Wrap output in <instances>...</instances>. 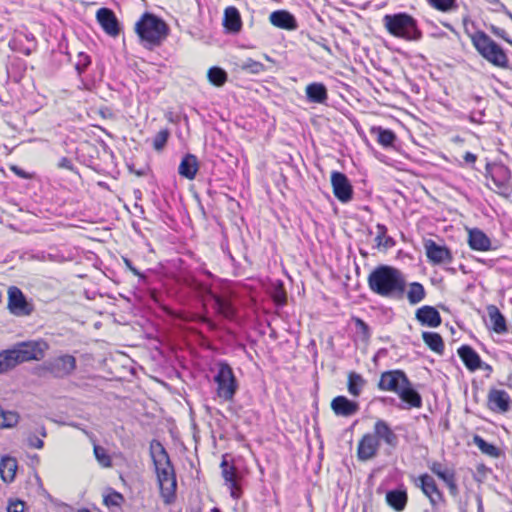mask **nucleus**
<instances>
[{"label": "nucleus", "instance_id": "338daca9", "mask_svg": "<svg viewBox=\"0 0 512 512\" xmlns=\"http://www.w3.org/2000/svg\"><path fill=\"white\" fill-rule=\"evenodd\" d=\"M511 20H512V13L506 8V11H503Z\"/></svg>", "mask_w": 512, "mask_h": 512}, {"label": "nucleus", "instance_id": "9b49d317", "mask_svg": "<svg viewBox=\"0 0 512 512\" xmlns=\"http://www.w3.org/2000/svg\"><path fill=\"white\" fill-rule=\"evenodd\" d=\"M8 309L13 315L29 316L34 310V305L18 287L12 286L8 290Z\"/></svg>", "mask_w": 512, "mask_h": 512}, {"label": "nucleus", "instance_id": "bb28decb", "mask_svg": "<svg viewBox=\"0 0 512 512\" xmlns=\"http://www.w3.org/2000/svg\"><path fill=\"white\" fill-rule=\"evenodd\" d=\"M468 243L473 250L487 251L491 248L489 237L477 228L469 231Z\"/></svg>", "mask_w": 512, "mask_h": 512}, {"label": "nucleus", "instance_id": "69168bd1", "mask_svg": "<svg viewBox=\"0 0 512 512\" xmlns=\"http://www.w3.org/2000/svg\"><path fill=\"white\" fill-rule=\"evenodd\" d=\"M477 503H478V511L482 512L483 511L482 498L479 495H477Z\"/></svg>", "mask_w": 512, "mask_h": 512}, {"label": "nucleus", "instance_id": "864d4df0", "mask_svg": "<svg viewBox=\"0 0 512 512\" xmlns=\"http://www.w3.org/2000/svg\"><path fill=\"white\" fill-rule=\"evenodd\" d=\"M490 30L491 32L497 36V37H500L502 39H504L505 41H507L509 44L512 45V40H510L508 37H507V33L504 29H501L499 27H496L494 25H491L490 26Z\"/></svg>", "mask_w": 512, "mask_h": 512}, {"label": "nucleus", "instance_id": "603ef678", "mask_svg": "<svg viewBox=\"0 0 512 512\" xmlns=\"http://www.w3.org/2000/svg\"><path fill=\"white\" fill-rule=\"evenodd\" d=\"M24 506V502L20 500L10 501L7 508V512H23Z\"/></svg>", "mask_w": 512, "mask_h": 512}, {"label": "nucleus", "instance_id": "5701e85b", "mask_svg": "<svg viewBox=\"0 0 512 512\" xmlns=\"http://www.w3.org/2000/svg\"><path fill=\"white\" fill-rule=\"evenodd\" d=\"M272 25L285 30H296L298 23L295 16L287 10H276L269 16Z\"/></svg>", "mask_w": 512, "mask_h": 512}, {"label": "nucleus", "instance_id": "bf43d9fd", "mask_svg": "<svg viewBox=\"0 0 512 512\" xmlns=\"http://www.w3.org/2000/svg\"><path fill=\"white\" fill-rule=\"evenodd\" d=\"M10 170L12 172H14L17 176H19L20 178H23V179H28L30 178V175L24 171L22 168L16 166V165H13L10 167Z\"/></svg>", "mask_w": 512, "mask_h": 512}, {"label": "nucleus", "instance_id": "423d86ee", "mask_svg": "<svg viewBox=\"0 0 512 512\" xmlns=\"http://www.w3.org/2000/svg\"><path fill=\"white\" fill-rule=\"evenodd\" d=\"M471 40L478 53L494 66L507 68L508 57L504 50L485 32L477 31L471 35Z\"/></svg>", "mask_w": 512, "mask_h": 512}, {"label": "nucleus", "instance_id": "cd10ccee", "mask_svg": "<svg viewBox=\"0 0 512 512\" xmlns=\"http://www.w3.org/2000/svg\"><path fill=\"white\" fill-rule=\"evenodd\" d=\"M306 97L310 103L323 104L328 98L327 88L323 83H310L306 86Z\"/></svg>", "mask_w": 512, "mask_h": 512}, {"label": "nucleus", "instance_id": "4d7b16f0", "mask_svg": "<svg viewBox=\"0 0 512 512\" xmlns=\"http://www.w3.org/2000/svg\"><path fill=\"white\" fill-rule=\"evenodd\" d=\"M448 467L444 466L442 463L438 462V461H434L432 462L430 465H429V469L431 470V472L433 474H435L436 476H438V474L441 472V471H444L445 469H447Z\"/></svg>", "mask_w": 512, "mask_h": 512}, {"label": "nucleus", "instance_id": "20e7f679", "mask_svg": "<svg viewBox=\"0 0 512 512\" xmlns=\"http://www.w3.org/2000/svg\"><path fill=\"white\" fill-rule=\"evenodd\" d=\"M382 22L388 33L396 38L406 41H419L422 38L417 20L408 13L386 14Z\"/></svg>", "mask_w": 512, "mask_h": 512}, {"label": "nucleus", "instance_id": "8fccbe9b", "mask_svg": "<svg viewBox=\"0 0 512 512\" xmlns=\"http://www.w3.org/2000/svg\"><path fill=\"white\" fill-rule=\"evenodd\" d=\"M27 443L30 447L36 449H42L44 446V442L40 439L36 434H29L27 437Z\"/></svg>", "mask_w": 512, "mask_h": 512}, {"label": "nucleus", "instance_id": "2f4dec72", "mask_svg": "<svg viewBox=\"0 0 512 512\" xmlns=\"http://www.w3.org/2000/svg\"><path fill=\"white\" fill-rule=\"evenodd\" d=\"M488 315L492 325V329L498 334L507 332L506 319L499 309L495 306L488 308Z\"/></svg>", "mask_w": 512, "mask_h": 512}, {"label": "nucleus", "instance_id": "b1692460", "mask_svg": "<svg viewBox=\"0 0 512 512\" xmlns=\"http://www.w3.org/2000/svg\"><path fill=\"white\" fill-rule=\"evenodd\" d=\"M416 319L421 323V325L431 328L440 326L442 322V318L438 310L429 305H425L417 309Z\"/></svg>", "mask_w": 512, "mask_h": 512}, {"label": "nucleus", "instance_id": "e433bc0d", "mask_svg": "<svg viewBox=\"0 0 512 512\" xmlns=\"http://www.w3.org/2000/svg\"><path fill=\"white\" fill-rule=\"evenodd\" d=\"M474 444L480 449V451L493 458H498L501 455L499 448L495 445L488 443L481 436L475 435L473 438Z\"/></svg>", "mask_w": 512, "mask_h": 512}, {"label": "nucleus", "instance_id": "412c9836", "mask_svg": "<svg viewBox=\"0 0 512 512\" xmlns=\"http://www.w3.org/2000/svg\"><path fill=\"white\" fill-rule=\"evenodd\" d=\"M331 409L336 416L351 417L359 411V404L346 396H336L331 401Z\"/></svg>", "mask_w": 512, "mask_h": 512}, {"label": "nucleus", "instance_id": "f03ea898", "mask_svg": "<svg viewBox=\"0 0 512 512\" xmlns=\"http://www.w3.org/2000/svg\"><path fill=\"white\" fill-rule=\"evenodd\" d=\"M382 443L395 449L399 444V437L387 421L378 419L374 423L373 431L365 433L358 442V460L366 462L375 458Z\"/></svg>", "mask_w": 512, "mask_h": 512}, {"label": "nucleus", "instance_id": "f3484780", "mask_svg": "<svg viewBox=\"0 0 512 512\" xmlns=\"http://www.w3.org/2000/svg\"><path fill=\"white\" fill-rule=\"evenodd\" d=\"M222 476L230 489V494L234 499H238L241 496V488L239 486V473L233 464L227 461V455L223 456L221 462Z\"/></svg>", "mask_w": 512, "mask_h": 512}, {"label": "nucleus", "instance_id": "4be33fe9", "mask_svg": "<svg viewBox=\"0 0 512 512\" xmlns=\"http://www.w3.org/2000/svg\"><path fill=\"white\" fill-rule=\"evenodd\" d=\"M401 401L402 405L398 407L401 409H411V408H421L422 407V397L420 393L413 387L411 381L409 380L408 385H404L400 391L397 393Z\"/></svg>", "mask_w": 512, "mask_h": 512}, {"label": "nucleus", "instance_id": "4468645a", "mask_svg": "<svg viewBox=\"0 0 512 512\" xmlns=\"http://www.w3.org/2000/svg\"><path fill=\"white\" fill-rule=\"evenodd\" d=\"M414 483L428 497L432 506H436L444 501L443 493L439 490L435 479L431 475L427 473L422 474L414 480Z\"/></svg>", "mask_w": 512, "mask_h": 512}, {"label": "nucleus", "instance_id": "5fc2aeb1", "mask_svg": "<svg viewBox=\"0 0 512 512\" xmlns=\"http://www.w3.org/2000/svg\"><path fill=\"white\" fill-rule=\"evenodd\" d=\"M123 261L126 265V267L135 275L138 276L140 279H145L144 274H142L136 267L133 266L131 260L128 258H123Z\"/></svg>", "mask_w": 512, "mask_h": 512}, {"label": "nucleus", "instance_id": "6e6d98bb", "mask_svg": "<svg viewBox=\"0 0 512 512\" xmlns=\"http://www.w3.org/2000/svg\"><path fill=\"white\" fill-rule=\"evenodd\" d=\"M484 111L471 112L469 115V121L476 124L483 123Z\"/></svg>", "mask_w": 512, "mask_h": 512}, {"label": "nucleus", "instance_id": "c85d7f7f", "mask_svg": "<svg viewBox=\"0 0 512 512\" xmlns=\"http://www.w3.org/2000/svg\"><path fill=\"white\" fill-rule=\"evenodd\" d=\"M224 27L231 33H237L242 27L241 16L236 7L229 6L224 11Z\"/></svg>", "mask_w": 512, "mask_h": 512}, {"label": "nucleus", "instance_id": "f704fd0d", "mask_svg": "<svg viewBox=\"0 0 512 512\" xmlns=\"http://www.w3.org/2000/svg\"><path fill=\"white\" fill-rule=\"evenodd\" d=\"M366 384L365 379L362 375L356 372H350L348 375V392L354 397H358Z\"/></svg>", "mask_w": 512, "mask_h": 512}, {"label": "nucleus", "instance_id": "13d9d810", "mask_svg": "<svg viewBox=\"0 0 512 512\" xmlns=\"http://www.w3.org/2000/svg\"><path fill=\"white\" fill-rule=\"evenodd\" d=\"M58 166L60 168H64V169H67V170H71V171L74 170V165H73L72 161L69 158H67V157H62L60 159V161H59Z\"/></svg>", "mask_w": 512, "mask_h": 512}, {"label": "nucleus", "instance_id": "2eb2a0df", "mask_svg": "<svg viewBox=\"0 0 512 512\" xmlns=\"http://www.w3.org/2000/svg\"><path fill=\"white\" fill-rule=\"evenodd\" d=\"M331 184L334 196L342 203H347L353 198V187L348 177L339 171L331 173Z\"/></svg>", "mask_w": 512, "mask_h": 512}, {"label": "nucleus", "instance_id": "6e6552de", "mask_svg": "<svg viewBox=\"0 0 512 512\" xmlns=\"http://www.w3.org/2000/svg\"><path fill=\"white\" fill-rule=\"evenodd\" d=\"M486 170L495 186V191L503 197H510L512 194L510 169L502 163H488Z\"/></svg>", "mask_w": 512, "mask_h": 512}, {"label": "nucleus", "instance_id": "a18cd8bd", "mask_svg": "<svg viewBox=\"0 0 512 512\" xmlns=\"http://www.w3.org/2000/svg\"><path fill=\"white\" fill-rule=\"evenodd\" d=\"M241 68L253 74H259L265 70L264 64L253 59H247L243 62Z\"/></svg>", "mask_w": 512, "mask_h": 512}, {"label": "nucleus", "instance_id": "f257e3e1", "mask_svg": "<svg viewBox=\"0 0 512 512\" xmlns=\"http://www.w3.org/2000/svg\"><path fill=\"white\" fill-rule=\"evenodd\" d=\"M367 282L370 290L381 297L400 300L406 291L403 273L389 265H379L373 269Z\"/></svg>", "mask_w": 512, "mask_h": 512}, {"label": "nucleus", "instance_id": "9d476101", "mask_svg": "<svg viewBox=\"0 0 512 512\" xmlns=\"http://www.w3.org/2000/svg\"><path fill=\"white\" fill-rule=\"evenodd\" d=\"M43 368L55 378H65L76 369V358L70 354L60 355L46 361Z\"/></svg>", "mask_w": 512, "mask_h": 512}, {"label": "nucleus", "instance_id": "3c124183", "mask_svg": "<svg viewBox=\"0 0 512 512\" xmlns=\"http://www.w3.org/2000/svg\"><path fill=\"white\" fill-rule=\"evenodd\" d=\"M438 477L444 481L445 484H448L455 478V472L451 468H447L444 471H441L438 474Z\"/></svg>", "mask_w": 512, "mask_h": 512}, {"label": "nucleus", "instance_id": "052dcab7", "mask_svg": "<svg viewBox=\"0 0 512 512\" xmlns=\"http://www.w3.org/2000/svg\"><path fill=\"white\" fill-rule=\"evenodd\" d=\"M448 489H449V492L452 496H457L458 493H459V489H458V486H457V483H456V478H454L451 482H449L448 484H446Z\"/></svg>", "mask_w": 512, "mask_h": 512}, {"label": "nucleus", "instance_id": "39448f33", "mask_svg": "<svg viewBox=\"0 0 512 512\" xmlns=\"http://www.w3.org/2000/svg\"><path fill=\"white\" fill-rule=\"evenodd\" d=\"M136 33L145 47H154L161 44L169 32L168 25L159 17L145 13L135 25Z\"/></svg>", "mask_w": 512, "mask_h": 512}, {"label": "nucleus", "instance_id": "72a5a7b5", "mask_svg": "<svg viewBox=\"0 0 512 512\" xmlns=\"http://www.w3.org/2000/svg\"><path fill=\"white\" fill-rule=\"evenodd\" d=\"M371 134L376 135L377 142L385 148L393 146L396 135L390 129H384L382 127H372Z\"/></svg>", "mask_w": 512, "mask_h": 512}, {"label": "nucleus", "instance_id": "09e8293b", "mask_svg": "<svg viewBox=\"0 0 512 512\" xmlns=\"http://www.w3.org/2000/svg\"><path fill=\"white\" fill-rule=\"evenodd\" d=\"M376 229H377V235L375 237V242H376L377 247H381L382 241L384 240V237H386V234H387V227L384 224L378 223L376 225Z\"/></svg>", "mask_w": 512, "mask_h": 512}, {"label": "nucleus", "instance_id": "c9c22d12", "mask_svg": "<svg viewBox=\"0 0 512 512\" xmlns=\"http://www.w3.org/2000/svg\"><path fill=\"white\" fill-rule=\"evenodd\" d=\"M426 292L424 286L419 282H412L409 285L407 299L410 304L415 305L425 298Z\"/></svg>", "mask_w": 512, "mask_h": 512}, {"label": "nucleus", "instance_id": "7ed1b4c3", "mask_svg": "<svg viewBox=\"0 0 512 512\" xmlns=\"http://www.w3.org/2000/svg\"><path fill=\"white\" fill-rule=\"evenodd\" d=\"M190 287L199 296L204 304L211 303L214 312L225 319L233 320L237 315V310L232 302V296L229 291L217 293L212 285L193 278Z\"/></svg>", "mask_w": 512, "mask_h": 512}, {"label": "nucleus", "instance_id": "680f3d73", "mask_svg": "<svg viewBox=\"0 0 512 512\" xmlns=\"http://www.w3.org/2000/svg\"><path fill=\"white\" fill-rule=\"evenodd\" d=\"M394 245H395L394 239L386 234V237H384V240L382 241L381 247H384L387 249V248L393 247Z\"/></svg>", "mask_w": 512, "mask_h": 512}, {"label": "nucleus", "instance_id": "f8f14e48", "mask_svg": "<svg viewBox=\"0 0 512 512\" xmlns=\"http://www.w3.org/2000/svg\"><path fill=\"white\" fill-rule=\"evenodd\" d=\"M161 497L166 505L172 504L176 499L177 480L174 468L156 472Z\"/></svg>", "mask_w": 512, "mask_h": 512}, {"label": "nucleus", "instance_id": "dca6fc26", "mask_svg": "<svg viewBox=\"0 0 512 512\" xmlns=\"http://www.w3.org/2000/svg\"><path fill=\"white\" fill-rule=\"evenodd\" d=\"M424 248L427 258L434 265L449 264L453 260L450 249L445 245L437 244L432 239L425 241Z\"/></svg>", "mask_w": 512, "mask_h": 512}, {"label": "nucleus", "instance_id": "6ab92c4d", "mask_svg": "<svg viewBox=\"0 0 512 512\" xmlns=\"http://www.w3.org/2000/svg\"><path fill=\"white\" fill-rule=\"evenodd\" d=\"M96 18L108 35L115 37L120 33L119 22L111 9L100 8L96 13Z\"/></svg>", "mask_w": 512, "mask_h": 512}, {"label": "nucleus", "instance_id": "aec40b11", "mask_svg": "<svg viewBox=\"0 0 512 512\" xmlns=\"http://www.w3.org/2000/svg\"><path fill=\"white\" fill-rule=\"evenodd\" d=\"M511 398L502 389L493 388L488 393V407L493 412L505 413L510 409Z\"/></svg>", "mask_w": 512, "mask_h": 512}, {"label": "nucleus", "instance_id": "1a4fd4ad", "mask_svg": "<svg viewBox=\"0 0 512 512\" xmlns=\"http://www.w3.org/2000/svg\"><path fill=\"white\" fill-rule=\"evenodd\" d=\"M48 344L45 341L20 342L11 348L15 361L18 364L31 360H40L44 357Z\"/></svg>", "mask_w": 512, "mask_h": 512}, {"label": "nucleus", "instance_id": "7c9ffc66", "mask_svg": "<svg viewBox=\"0 0 512 512\" xmlns=\"http://www.w3.org/2000/svg\"><path fill=\"white\" fill-rule=\"evenodd\" d=\"M17 460L11 456H3L0 461V474L4 482L14 480L17 471Z\"/></svg>", "mask_w": 512, "mask_h": 512}, {"label": "nucleus", "instance_id": "ddd939ff", "mask_svg": "<svg viewBox=\"0 0 512 512\" xmlns=\"http://www.w3.org/2000/svg\"><path fill=\"white\" fill-rule=\"evenodd\" d=\"M409 384L407 375L402 370H389L381 374L378 389L398 393L404 385Z\"/></svg>", "mask_w": 512, "mask_h": 512}, {"label": "nucleus", "instance_id": "58836bf2", "mask_svg": "<svg viewBox=\"0 0 512 512\" xmlns=\"http://www.w3.org/2000/svg\"><path fill=\"white\" fill-rule=\"evenodd\" d=\"M208 80L217 87L223 86L227 81V72L218 66L211 67L207 73Z\"/></svg>", "mask_w": 512, "mask_h": 512}, {"label": "nucleus", "instance_id": "ea45409f", "mask_svg": "<svg viewBox=\"0 0 512 512\" xmlns=\"http://www.w3.org/2000/svg\"><path fill=\"white\" fill-rule=\"evenodd\" d=\"M355 333L358 339L364 343H368L371 337V331L368 324L361 318L354 317Z\"/></svg>", "mask_w": 512, "mask_h": 512}, {"label": "nucleus", "instance_id": "a211bd4d", "mask_svg": "<svg viewBox=\"0 0 512 512\" xmlns=\"http://www.w3.org/2000/svg\"><path fill=\"white\" fill-rule=\"evenodd\" d=\"M150 456L156 472L174 468L166 449L158 440L154 439L151 441Z\"/></svg>", "mask_w": 512, "mask_h": 512}, {"label": "nucleus", "instance_id": "4c0bfd02", "mask_svg": "<svg viewBox=\"0 0 512 512\" xmlns=\"http://www.w3.org/2000/svg\"><path fill=\"white\" fill-rule=\"evenodd\" d=\"M19 419L20 416L17 412L0 408V429L15 427Z\"/></svg>", "mask_w": 512, "mask_h": 512}, {"label": "nucleus", "instance_id": "e2e57ef3", "mask_svg": "<svg viewBox=\"0 0 512 512\" xmlns=\"http://www.w3.org/2000/svg\"><path fill=\"white\" fill-rule=\"evenodd\" d=\"M477 159V156L471 152H467L465 155H464V160L466 163H474Z\"/></svg>", "mask_w": 512, "mask_h": 512}, {"label": "nucleus", "instance_id": "de8ad7c7", "mask_svg": "<svg viewBox=\"0 0 512 512\" xmlns=\"http://www.w3.org/2000/svg\"><path fill=\"white\" fill-rule=\"evenodd\" d=\"M122 500L123 496L118 492H114L104 498V503L107 506H119Z\"/></svg>", "mask_w": 512, "mask_h": 512}, {"label": "nucleus", "instance_id": "0eeeda50", "mask_svg": "<svg viewBox=\"0 0 512 512\" xmlns=\"http://www.w3.org/2000/svg\"><path fill=\"white\" fill-rule=\"evenodd\" d=\"M216 365L218 369L213 377L217 385L216 394L221 400L231 402L239 388L238 381L232 367L226 361H219Z\"/></svg>", "mask_w": 512, "mask_h": 512}, {"label": "nucleus", "instance_id": "79ce46f5", "mask_svg": "<svg viewBox=\"0 0 512 512\" xmlns=\"http://www.w3.org/2000/svg\"><path fill=\"white\" fill-rule=\"evenodd\" d=\"M94 455L96 460L102 467L109 468L112 466V459L104 447L95 444Z\"/></svg>", "mask_w": 512, "mask_h": 512}, {"label": "nucleus", "instance_id": "c03bdc74", "mask_svg": "<svg viewBox=\"0 0 512 512\" xmlns=\"http://www.w3.org/2000/svg\"><path fill=\"white\" fill-rule=\"evenodd\" d=\"M90 64H91L90 56L84 52H80L77 55V61L75 64V69H76L78 75L81 76Z\"/></svg>", "mask_w": 512, "mask_h": 512}, {"label": "nucleus", "instance_id": "a878e982", "mask_svg": "<svg viewBox=\"0 0 512 512\" xmlns=\"http://www.w3.org/2000/svg\"><path fill=\"white\" fill-rule=\"evenodd\" d=\"M199 170V163L197 157L193 154H186L178 167L180 176L193 180Z\"/></svg>", "mask_w": 512, "mask_h": 512}, {"label": "nucleus", "instance_id": "a19ab883", "mask_svg": "<svg viewBox=\"0 0 512 512\" xmlns=\"http://www.w3.org/2000/svg\"><path fill=\"white\" fill-rule=\"evenodd\" d=\"M17 363L11 349L0 352V374L6 373L15 368Z\"/></svg>", "mask_w": 512, "mask_h": 512}, {"label": "nucleus", "instance_id": "37998d69", "mask_svg": "<svg viewBox=\"0 0 512 512\" xmlns=\"http://www.w3.org/2000/svg\"><path fill=\"white\" fill-rule=\"evenodd\" d=\"M170 136V131L168 129H162L160 130L154 137L153 139V147L155 150L157 151H161L167 141H168V138Z\"/></svg>", "mask_w": 512, "mask_h": 512}, {"label": "nucleus", "instance_id": "473e14b6", "mask_svg": "<svg viewBox=\"0 0 512 512\" xmlns=\"http://www.w3.org/2000/svg\"><path fill=\"white\" fill-rule=\"evenodd\" d=\"M424 343L434 352L442 355L444 352V342L440 334L436 332L425 331L422 333Z\"/></svg>", "mask_w": 512, "mask_h": 512}, {"label": "nucleus", "instance_id": "0e129e2a", "mask_svg": "<svg viewBox=\"0 0 512 512\" xmlns=\"http://www.w3.org/2000/svg\"><path fill=\"white\" fill-rule=\"evenodd\" d=\"M37 432L41 437L47 436V432L44 426L39 427V429H37Z\"/></svg>", "mask_w": 512, "mask_h": 512}, {"label": "nucleus", "instance_id": "393cba45", "mask_svg": "<svg viewBox=\"0 0 512 512\" xmlns=\"http://www.w3.org/2000/svg\"><path fill=\"white\" fill-rule=\"evenodd\" d=\"M457 352L468 370L476 371L481 368L482 360L479 354L471 346L462 345L458 348Z\"/></svg>", "mask_w": 512, "mask_h": 512}, {"label": "nucleus", "instance_id": "49530a36", "mask_svg": "<svg viewBox=\"0 0 512 512\" xmlns=\"http://www.w3.org/2000/svg\"><path fill=\"white\" fill-rule=\"evenodd\" d=\"M428 3L440 11H449L454 7V0H427Z\"/></svg>", "mask_w": 512, "mask_h": 512}, {"label": "nucleus", "instance_id": "774afa93", "mask_svg": "<svg viewBox=\"0 0 512 512\" xmlns=\"http://www.w3.org/2000/svg\"><path fill=\"white\" fill-rule=\"evenodd\" d=\"M78 512H91V511L86 508H82V509H79Z\"/></svg>", "mask_w": 512, "mask_h": 512}, {"label": "nucleus", "instance_id": "c756f323", "mask_svg": "<svg viewBox=\"0 0 512 512\" xmlns=\"http://www.w3.org/2000/svg\"><path fill=\"white\" fill-rule=\"evenodd\" d=\"M407 500L408 496L405 489H394L386 493V501L388 505L398 512L405 509Z\"/></svg>", "mask_w": 512, "mask_h": 512}]
</instances>
